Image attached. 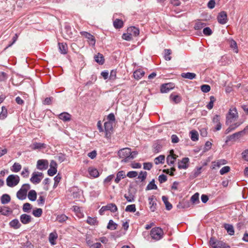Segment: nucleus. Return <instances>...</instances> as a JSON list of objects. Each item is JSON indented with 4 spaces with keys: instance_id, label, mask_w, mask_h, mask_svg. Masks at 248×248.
I'll use <instances>...</instances> for the list:
<instances>
[{
    "instance_id": "nucleus-1",
    "label": "nucleus",
    "mask_w": 248,
    "mask_h": 248,
    "mask_svg": "<svg viewBox=\"0 0 248 248\" xmlns=\"http://www.w3.org/2000/svg\"><path fill=\"white\" fill-rule=\"evenodd\" d=\"M238 118V114L235 107L230 108L226 114V124L232 123L236 121Z\"/></svg>"
},
{
    "instance_id": "nucleus-2",
    "label": "nucleus",
    "mask_w": 248,
    "mask_h": 248,
    "mask_svg": "<svg viewBox=\"0 0 248 248\" xmlns=\"http://www.w3.org/2000/svg\"><path fill=\"white\" fill-rule=\"evenodd\" d=\"M164 232L160 227H155L152 229L150 235L152 238L155 241L162 239L164 236Z\"/></svg>"
},
{
    "instance_id": "nucleus-3",
    "label": "nucleus",
    "mask_w": 248,
    "mask_h": 248,
    "mask_svg": "<svg viewBox=\"0 0 248 248\" xmlns=\"http://www.w3.org/2000/svg\"><path fill=\"white\" fill-rule=\"evenodd\" d=\"M29 184H23L20 189L16 193V197L20 200H24L27 197V192L30 189Z\"/></svg>"
},
{
    "instance_id": "nucleus-4",
    "label": "nucleus",
    "mask_w": 248,
    "mask_h": 248,
    "mask_svg": "<svg viewBox=\"0 0 248 248\" xmlns=\"http://www.w3.org/2000/svg\"><path fill=\"white\" fill-rule=\"evenodd\" d=\"M6 184L10 187L17 186L20 182V178L17 175L11 174L6 179Z\"/></svg>"
},
{
    "instance_id": "nucleus-5",
    "label": "nucleus",
    "mask_w": 248,
    "mask_h": 248,
    "mask_svg": "<svg viewBox=\"0 0 248 248\" xmlns=\"http://www.w3.org/2000/svg\"><path fill=\"white\" fill-rule=\"evenodd\" d=\"M100 132L105 134L107 138H109L113 131L112 125H97Z\"/></svg>"
},
{
    "instance_id": "nucleus-6",
    "label": "nucleus",
    "mask_w": 248,
    "mask_h": 248,
    "mask_svg": "<svg viewBox=\"0 0 248 248\" xmlns=\"http://www.w3.org/2000/svg\"><path fill=\"white\" fill-rule=\"evenodd\" d=\"M131 149L129 148H124L118 151V155L120 158H124V161L126 162L129 160Z\"/></svg>"
},
{
    "instance_id": "nucleus-7",
    "label": "nucleus",
    "mask_w": 248,
    "mask_h": 248,
    "mask_svg": "<svg viewBox=\"0 0 248 248\" xmlns=\"http://www.w3.org/2000/svg\"><path fill=\"white\" fill-rule=\"evenodd\" d=\"M209 243L213 248H226L227 245L222 241H218L212 237L210 238Z\"/></svg>"
},
{
    "instance_id": "nucleus-8",
    "label": "nucleus",
    "mask_w": 248,
    "mask_h": 248,
    "mask_svg": "<svg viewBox=\"0 0 248 248\" xmlns=\"http://www.w3.org/2000/svg\"><path fill=\"white\" fill-rule=\"evenodd\" d=\"M80 34L87 39V41L90 45L94 46L96 41L95 37L92 34L88 32L84 31H80Z\"/></svg>"
},
{
    "instance_id": "nucleus-9",
    "label": "nucleus",
    "mask_w": 248,
    "mask_h": 248,
    "mask_svg": "<svg viewBox=\"0 0 248 248\" xmlns=\"http://www.w3.org/2000/svg\"><path fill=\"white\" fill-rule=\"evenodd\" d=\"M43 178V173L40 172H34L32 174L30 181L32 183L37 184L41 182Z\"/></svg>"
},
{
    "instance_id": "nucleus-10",
    "label": "nucleus",
    "mask_w": 248,
    "mask_h": 248,
    "mask_svg": "<svg viewBox=\"0 0 248 248\" xmlns=\"http://www.w3.org/2000/svg\"><path fill=\"white\" fill-rule=\"evenodd\" d=\"M174 88V85L172 83L163 84L160 87V92L162 93H167Z\"/></svg>"
},
{
    "instance_id": "nucleus-11",
    "label": "nucleus",
    "mask_w": 248,
    "mask_h": 248,
    "mask_svg": "<svg viewBox=\"0 0 248 248\" xmlns=\"http://www.w3.org/2000/svg\"><path fill=\"white\" fill-rule=\"evenodd\" d=\"M218 22L221 24H225L227 21V15L225 11H222L218 14L217 17Z\"/></svg>"
},
{
    "instance_id": "nucleus-12",
    "label": "nucleus",
    "mask_w": 248,
    "mask_h": 248,
    "mask_svg": "<svg viewBox=\"0 0 248 248\" xmlns=\"http://www.w3.org/2000/svg\"><path fill=\"white\" fill-rule=\"evenodd\" d=\"M189 159L184 157L178 162V167L179 169H186L189 166Z\"/></svg>"
},
{
    "instance_id": "nucleus-13",
    "label": "nucleus",
    "mask_w": 248,
    "mask_h": 248,
    "mask_svg": "<svg viewBox=\"0 0 248 248\" xmlns=\"http://www.w3.org/2000/svg\"><path fill=\"white\" fill-rule=\"evenodd\" d=\"M48 161L44 159L38 160L37 162V168L39 170H43L47 169L48 167Z\"/></svg>"
},
{
    "instance_id": "nucleus-14",
    "label": "nucleus",
    "mask_w": 248,
    "mask_h": 248,
    "mask_svg": "<svg viewBox=\"0 0 248 248\" xmlns=\"http://www.w3.org/2000/svg\"><path fill=\"white\" fill-rule=\"evenodd\" d=\"M149 203L150 205V209L151 211L154 212L156 209V199L155 196L152 195L148 198Z\"/></svg>"
},
{
    "instance_id": "nucleus-15",
    "label": "nucleus",
    "mask_w": 248,
    "mask_h": 248,
    "mask_svg": "<svg viewBox=\"0 0 248 248\" xmlns=\"http://www.w3.org/2000/svg\"><path fill=\"white\" fill-rule=\"evenodd\" d=\"M72 192V196L74 198L79 199L83 195V191L82 190L78 189L77 187H73L71 189Z\"/></svg>"
},
{
    "instance_id": "nucleus-16",
    "label": "nucleus",
    "mask_w": 248,
    "mask_h": 248,
    "mask_svg": "<svg viewBox=\"0 0 248 248\" xmlns=\"http://www.w3.org/2000/svg\"><path fill=\"white\" fill-rule=\"evenodd\" d=\"M56 166V162L52 161L50 163V168L47 170V173L49 176H52L56 173L57 171Z\"/></svg>"
},
{
    "instance_id": "nucleus-17",
    "label": "nucleus",
    "mask_w": 248,
    "mask_h": 248,
    "mask_svg": "<svg viewBox=\"0 0 248 248\" xmlns=\"http://www.w3.org/2000/svg\"><path fill=\"white\" fill-rule=\"evenodd\" d=\"M32 217L30 215L24 214L20 216V220L24 224H27L31 221Z\"/></svg>"
},
{
    "instance_id": "nucleus-18",
    "label": "nucleus",
    "mask_w": 248,
    "mask_h": 248,
    "mask_svg": "<svg viewBox=\"0 0 248 248\" xmlns=\"http://www.w3.org/2000/svg\"><path fill=\"white\" fill-rule=\"evenodd\" d=\"M227 163V161L225 159H219L217 161H213L212 162V169H215L216 167L219 168L222 165L226 164Z\"/></svg>"
},
{
    "instance_id": "nucleus-19",
    "label": "nucleus",
    "mask_w": 248,
    "mask_h": 248,
    "mask_svg": "<svg viewBox=\"0 0 248 248\" xmlns=\"http://www.w3.org/2000/svg\"><path fill=\"white\" fill-rule=\"evenodd\" d=\"M30 147L31 150H37L46 148V144L42 143H39L34 142H33L30 146Z\"/></svg>"
},
{
    "instance_id": "nucleus-20",
    "label": "nucleus",
    "mask_w": 248,
    "mask_h": 248,
    "mask_svg": "<svg viewBox=\"0 0 248 248\" xmlns=\"http://www.w3.org/2000/svg\"><path fill=\"white\" fill-rule=\"evenodd\" d=\"M59 118L62 120L64 122H67L71 120V115L67 112H64L59 114Z\"/></svg>"
},
{
    "instance_id": "nucleus-21",
    "label": "nucleus",
    "mask_w": 248,
    "mask_h": 248,
    "mask_svg": "<svg viewBox=\"0 0 248 248\" xmlns=\"http://www.w3.org/2000/svg\"><path fill=\"white\" fill-rule=\"evenodd\" d=\"M128 32H129L132 36H137L139 35L140 30L138 28L131 26L129 27L127 30Z\"/></svg>"
},
{
    "instance_id": "nucleus-22",
    "label": "nucleus",
    "mask_w": 248,
    "mask_h": 248,
    "mask_svg": "<svg viewBox=\"0 0 248 248\" xmlns=\"http://www.w3.org/2000/svg\"><path fill=\"white\" fill-rule=\"evenodd\" d=\"M9 226L14 229H18L20 228L21 225L17 219H14L9 222Z\"/></svg>"
},
{
    "instance_id": "nucleus-23",
    "label": "nucleus",
    "mask_w": 248,
    "mask_h": 248,
    "mask_svg": "<svg viewBox=\"0 0 248 248\" xmlns=\"http://www.w3.org/2000/svg\"><path fill=\"white\" fill-rule=\"evenodd\" d=\"M125 172L123 170L118 171L116 174V178L115 179V182L118 184L120 181L126 177Z\"/></svg>"
},
{
    "instance_id": "nucleus-24",
    "label": "nucleus",
    "mask_w": 248,
    "mask_h": 248,
    "mask_svg": "<svg viewBox=\"0 0 248 248\" xmlns=\"http://www.w3.org/2000/svg\"><path fill=\"white\" fill-rule=\"evenodd\" d=\"M12 211L8 206H0V213L3 216H7L10 213H11Z\"/></svg>"
},
{
    "instance_id": "nucleus-25",
    "label": "nucleus",
    "mask_w": 248,
    "mask_h": 248,
    "mask_svg": "<svg viewBox=\"0 0 248 248\" xmlns=\"http://www.w3.org/2000/svg\"><path fill=\"white\" fill-rule=\"evenodd\" d=\"M58 238V234L56 232H51L48 237L49 242L51 245L56 244L55 241Z\"/></svg>"
},
{
    "instance_id": "nucleus-26",
    "label": "nucleus",
    "mask_w": 248,
    "mask_h": 248,
    "mask_svg": "<svg viewBox=\"0 0 248 248\" xmlns=\"http://www.w3.org/2000/svg\"><path fill=\"white\" fill-rule=\"evenodd\" d=\"M59 48L62 54H65L67 53L68 47L66 43H59Z\"/></svg>"
},
{
    "instance_id": "nucleus-27",
    "label": "nucleus",
    "mask_w": 248,
    "mask_h": 248,
    "mask_svg": "<svg viewBox=\"0 0 248 248\" xmlns=\"http://www.w3.org/2000/svg\"><path fill=\"white\" fill-rule=\"evenodd\" d=\"M88 172L89 174L93 178H96L99 176L98 170L94 168L90 167L88 169Z\"/></svg>"
},
{
    "instance_id": "nucleus-28",
    "label": "nucleus",
    "mask_w": 248,
    "mask_h": 248,
    "mask_svg": "<svg viewBox=\"0 0 248 248\" xmlns=\"http://www.w3.org/2000/svg\"><path fill=\"white\" fill-rule=\"evenodd\" d=\"M145 74V72L141 69H138L136 70L134 73L133 76L135 79H140Z\"/></svg>"
},
{
    "instance_id": "nucleus-29",
    "label": "nucleus",
    "mask_w": 248,
    "mask_h": 248,
    "mask_svg": "<svg viewBox=\"0 0 248 248\" xmlns=\"http://www.w3.org/2000/svg\"><path fill=\"white\" fill-rule=\"evenodd\" d=\"M181 77L183 78L192 80L196 78V75L194 73H183L181 74Z\"/></svg>"
},
{
    "instance_id": "nucleus-30",
    "label": "nucleus",
    "mask_w": 248,
    "mask_h": 248,
    "mask_svg": "<svg viewBox=\"0 0 248 248\" xmlns=\"http://www.w3.org/2000/svg\"><path fill=\"white\" fill-rule=\"evenodd\" d=\"M86 222L92 226H95L98 224V221L96 217H88Z\"/></svg>"
},
{
    "instance_id": "nucleus-31",
    "label": "nucleus",
    "mask_w": 248,
    "mask_h": 248,
    "mask_svg": "<svg viewBox=\"0 0 248 248\" xmlns=\"http://www.w3.org/2000/svg\"><path fill=\"white\" fill-rule=\"evenodd\" d=\"M224 227L227 231V232L231 235H232L234 233L233 227L232 225L225 223L224 224Z\"/></svg>"
},
{
    "instance_id": "nucleus-32",
    "label": "nucleus",
    "mask_w": 248,
    "mask_h": 248,
    "mask_svg": "<svg viewBox=\"0 0 248 248\" xmlns=\"http://www.w3.org/2000/svg\"><path fill=\"white\" fill-rule=\"evenodd\" d=\"M191 140L193 141H198L199 140V133L195 130H192L189 132Z\"/></svg>"
},
{
    "instance_id": "nucleus-33",
    "label": "nucleus",
    "mask_w": 248,
    "mask_h": 248,
    "mask_svg": "<svg viewBox=\"0 0 248 248\" xmlns=\"http://www.w3.org/2000/svg\"><path fill=\"white\" fill-rule=\"evenodd\" d=\"M1 202L3 204L9 203L11 201L10 196L7 194H4L0 197Z\"/></svg>"
},
{
    "instance_id": "nucleus-34",
    "label": "nucleus",
    "mask_w": 248,
    "mask_h": 248,
    "mask_svg": "<svg viewBox=\"0 0 248 248\" xmlns=\"http://www.w3.org/2000/svg\"><path fill=\"white\" fill-rule=\"evenodd\" d=\"M29 199L31 201H35L37 198V193L34 190H30L28 194Z\"/></svg>"
},
{
    "instance_id": "nucleus-35",
    "label": "nucleus",
    "mask_w": 248,
    "mask_h": 248,
    "mask_svg": "<svg viewBox=\"0 0 248 248\" xmlns=\"http://www.w3.org/2000/svg\"><path fill=\"white\" fill-rule=\"evenodd\" d=\"M107 210L110 211L111 212L115 213L117 211L118 208L115 204L110 203L106 205Z\"/></svg>"
},
{
    "instance_id": "nucleus-36",
    "label": "nucleus",
    "mask_w": 248,
    "mask_h": 248,
    "mask_svg": "<svg viewBox=\"0 0 248 248\" xmlns=\"http://www.w3.org/2000/svg\"><path fill=\"white\" fill-rule=\"evenodd\" d=\"M178 156H172L171 155H168L167 157V162L169 166H171L174 164Z\"/></svg>"
},
{
    "instance_id": "nucleus-37",
    "label": "nucleus",
    "mask_w": 248,
    "mask_h": 248,
    "mask_svg": "<svg viewBox=\"0 0 248 248\" xmlns=\"http://www.w3.org/2000/svg\"><path fill=\"white\" fill-rule=\"evenodd\" d=\"M94 59L95 62L100 64H103L104 62V57L102 54L99 53L95 56Z\"/></svg>"
},
{
    "instance_id": "nucleus-38",
    "label": "nucleus",
    "mask_w": 248,
    "mask_h": 248,
    "mask_svg": "<svg viewBox=\"0 0 248 248\" xmlns=\"http://www.w3.org/2000/svg\"><path fill=\"white\" fill-rule=\"evenodd\" d=\"M123 21L119 19H116L113 21V26L116 29H120L123 27Z\"/></svg>"
},
{
    "instance_id": "nucleus-39",
    "label": "nucleus",
    "mask_w": 248,
    "mask_h": 248,
    "mask_svg": "<svg viewBox=\"0 0 248 248\" xmlns=\"http://www.w3.org/2000/svg\"><path fill=\"white\" fill-rule=\"evenodd\" d=\"M22 168L21 165L18 163H15L11 168L12 171L17 172L19 171Z\"/></svg>"
},
{
    "instance_id": "nucleus-40",
    "label": "nucleus",
    "mask_w": 248,
    "mask_h": 248,
    "mask_svg": "<svg viewBox=\"0 0 248 248\" xmlns=\"http://www.w3.org/2000/svg\"><path fill=\"white\" fill-rule=\"evenodd\" d=\"M170 98L176 104L179 103L182 100L181 97L179 95H174L173 94H170Z\"/></svg>"
},
{
    "instance_id": "nucleus-41",
    "label": "nucleus",
    "mask_w": 248,
    "mask_h": 248,
    "mask_svg": "<svg viewBox=\"0 0 248 248\" xmlns=\"http://www.w3.org/2000/svg\"><path fill=\"white\" fill-rule=\"evenodd\" d=\"M205 26L206 24L204 22H203L201 20H199L195 24L194 29L196 30H200Z\"/></svg>"
},
{
    "instance_id": "nucleus-42",
    "label": "nucleus",
    "mask_w": 248,
    "mask_h": 248,
    "mask_svg": "<svg viewBox=\"0 0 248 248\" xmlns=\"http://www.w3.org/2000/svg\"><path fill=\"white\" fill-rule=\"evenodd\" d=\"M124 197L128 202H133L135 200L134 195L131 192H128V193L125 194Z\"/></svg>"
},
{
    "instance_id": "nucleus-43",
    "label": "nucleus",
    "mask_w": 248,
    "mask_h": 248,
    "mask_svg": "<svg viewBox=\"0 0 248 248\" xmlns=\"http://www.w3.org/2000/svg\"><path fill=\"white\" fill-rule=\"evenodd\" d=\"M157 186L155 183V180L153 179L147 185L146 190H149L152 189H157Z\"/></svg>"
},
{
    "instance_id": "nucleus-44",
    "label": "nucleus",
    "mask_w": 248,
    "mask_h": 248,
    "mask_svg": "<svg viewBox=\"0 0 248 248\" xmlns=\"http://www.w3.org/2000/svg\"><path fill=\"white\" fill-rule=\"evenodd\" d=\"M165 161V156L164 155H160L155 159V163L157 165L159 164H163Z\"/></svg>"
},
{
    "instance_id": "nucleus-45",
    "label": "nucleus",
    "mask_w": 248,
    "mask_h": 248,
    "mask_svg": "<svg viewBox=\"0 0 248 248\" xmlns=\"http://www.w3.org/2000/svg\"><path fill=\"white\" fill-rule=\"evenodd\" d=\"M107 119L108 121L104 122V124H108V123H114L115 121V116L113 113H111L108 115Z\"/></svg>"
},
{
    "instance_id": "nucleus-46",
    "label": "nucleus",
    "mask_w": 248,
    "mask_h": 248,
    "mask_svg": "<svg viewBox=\"0 0 248 248\" xmlns=\"http://www.w3.org/2000/svg\"><path fill=\"white\" fill-rule=\"evenodd\" d=\"M7 116V109L5 107L3 106L1 108V111L0 113V119H4Z\"/></svg>"
},
{
    "instance_id": "nucleus-47",
    "label": "nucleus",
    "mask_w": 248,
    "mask_h": 248,
    "mask_svg": "<svg viewBox=\"0 0 248 248\" xmlns=\"http://www.w3.org/2000/svg\"><path fill=\"white\" fill-rule=\"evenodd\" d=\"M117 227V224L113 222L112 220H110L107 226V228L111 230H114L116 229Z\"/></svg>"
},
{
    "instance_id": "nucleus-48",
    "label": "nucleus",
    "mask_w": 248,
    "mask_h": 248,
    "mask_svg": "<svg viewBox=\"0 0 248 248\" xmlns=\"http://www.w3.org/2000/svg\"><path fill=\"white\" fill-rule=\"evenodd\" d=\"M43 213V210L41 208H37L32 211V215L35 217H40Z\"/></svg>"
},
{
    "instance_id": "nucleus-49",
    "label": "nucleus",
    "mask_w": 248,
    "mask_h": 248,
    "mask_svg": "<svg viewBox=\"0 0 248 248\" xmlns=\"http://www.w3.org/2000/svg\"><path fill=\"white\" fill-rule=\"evenodd\" d=\"M171 53V51L170 49H165L164 50V58L166 61H170L171 60V57L170 55Z\"/></svg>"
},
{
    "instance_id": "nucleus-50",
    "label": "nucleus",
    "mask_w": 248,
    "mask_h": 248,
    "mask_svg": "<svg viewBox=\"0 0 248 248\" xmlns=\"http://www.w3.org/2000/svg\"><path fill=\"white\" fill-rule=\"evenodd\" d=\"M136 205L134 204L127 205L125 209V211L126 212H132V213L135 212L136 211Z\"/></svg>"
},
{
    "instance_id": "nucleus-51",
    "label": "nucleus",
    "mask_w": 248,
    "mask_h": 248,
    "mask_svg": "<svg viewBox=\"0 0 248 248\" xmlns=\"http://www.w3.org/2000/svg\"><path fill=\"white\" fill-rule=\"evenodd\" d=\"M114 175L111 174L108 176L107 178L105 179L104 180L103 183L105 186H108L110 185V183L112 181V180L114 178Z\"/></svg>"
},
{
    "instance_id": "nucleus-52",
    "label": "nucleus",
    "mask_w": 248,
    "mask_h": 248,
    "mask_svg": "<svg viewBox=\"0 0 248 248\" xmlns=\"http://www.w3.org/2000/svg\"><path fill=\"white\" fill-rule=\"evenodd\" d=\"M31 208H32L31 205L28 202H26L23 204L22 209L24 212L28 213V212H30V211L31 209Z\"/></svg>"
},
{
    "instance_id": "nucleus-53",
    "label": "nucleus",
    "mask_w": 248,
    "mask_h": 248,
    "mask_svg": "<svg viewBox=\"0 0 248 248\" xmlns=\"http://www.w3.org/2000/svg\"><path fill=\"white\" fill-rule=\"evenodd\" d=\"M62 179L61 175L58 173L54 178V184L53 185V188H55L58 185L59 183Z\"/></svg>"
},
{
    "instance_id": "nucleus-54",
    "label": "nucleus",
    "mask_w": 248,
    "mask_h": 248,
    "mask_svg": "<svg viewBox=\"0 0 248 248\" xmlns=\"http://www.w3.org/2000/svg\"><path fill=\"white\" fill-rule=\"evenodd\" d=\"M68 219V217L64 215V214H61L60 215H58L57 217V220L61 223L64 222Z\"/></svg>"
},
{
    "instance_id": "nucleus-55",
    "label": "nucleus",
    "mask_w": 248,
    "mask_h": 248,
    "mask_svg": "<svg viewBox=\"0 0 248 248\" xmlns=\"http://www.w3.org/2000/svg\"><path fill=\"white\" fill-rule=\"evenodd\" d=\"M191 201L193 203L199 202V194L198 193H195L191 198Z\"/></svg>"
},
{
    "instance_id": "nucleus-56",
    "label": "nucleus",
    "mask_w": 248,
    "mask_h": 248,
    "mask_svg": "<svg viewBox=\"0 0 248 248\" xmlns=\"http://www.w3.org/2000/svg\"><path fill=\"white\" fill-rule=\"evenodd\" d=\"M230 47L232 48L234 51L236 53H237L238 51L237 45L236 42L233 40H231L230 41Z\"/></svg>"
},
{
    "instance_id": "nucleus-57",
    "label": "nucleus",
    "mask_w": 248,
    "mask_h": 248,
    "mask_svg": "<svg viewBox=\"0 0 248 248\" xmlns=\"http://www.w3.org/2000/svg\"><path fill=\"white\" fill-rule=\"evenodd\" d=\"M201 89L203 93H208L210 91L211 87L209 85L203 84L201 86Z\"/></svg>"
},
{
    "instance_id": "nucleus-58",
    "label": "nucleus",
    "mask_w": 248,
    "mask_h": 248,
    "mask_svg": "<svg viewBox=\"0 0 248 248\" xmlns=\"http://www.w3.org/2000/svg\"><path fill=\"white\" fill-rule=\"evenodd\" d=\"M147 173L146 171H141L138 175V179H140L141 181H143L146 178Z\"/></svg>"
},
{
    "instance_id": "nucleus-59",
    "label": "nucleus",
    "mask_w": 248,
    "mask_h": 248,
    "mask_svg": "<svg viewBox=\"0 0 248 248\" xmlns=\"http://www.w3.org/2000/svg\"><path fill=\"white\" fill-rule=\"evenodd\" d=\"M122 38L126 41H130L132 39V35L129 32H127L123 34Z\"/></svg>"
},
{
    "instance_id": "nucleus-60",
    "label": "nucleus",
    "mask_w": 248,
    "mask_h": 248,
    "mask_svg": "<svg viewBox=\"0 0 248 248\" xmlns=\"http://www.w3.org/2000/svg\"><path fill=\"white\" fill-rule=\"evenodd\" d=\"M230 170V167L229 166H224L219 171L220 174L221 175H223L227 172H228Z\"/></svg>"
},
{
    "instance_id": "nucleus-61",
    "label": "nucleus",
    "mask_w": 248,
    "mask_h": 248,
    "mask_svg": "<svg viewBox=\"0 0 248 248\" xmlns=\"http://www.w3.org/2000/svg\"><path fill=\"white\" fill-rule=\"evenodd\" d=\"M29 170L28 168H24L23 170L21 173V175L24 178H28L29 176Z\"/></svg>"
},
{
    "instance_id": "nucleus-62",
    "label": "nucleus",
    "mask_w": 248,
    "mask_h": 248,
    "mask_svg": "<svg viewBox=\"0 0 248 248\" xmlns=\"http://www.w3.org/2000/svg\"><path fill=\"white\" fill-rule=\"evenodd\" d=\"M203 33L205 35L209 36L212 34V31L209 27H205L203 30Z\"/></svg>"
},
{
    "instance_id": "nucleus-63",
    "label": "nucleus",
    "mask_w": 248,
    "mask_h": 248,
    "mask_svg": "<svg viewBox=\"0 0 248 248\" xmlns=\"http://www.w3.org/2000/svg\"><path fill=\"white\" fill-rule=\"evenodd\" d=\"M138 172L136 171H129L127 174L126 176L130 178H133L137 177L138 176Z\"/></svg>"
},
{
    "instance_id": "nucleus-64",
    "label": "nucleus",
    "mask_w": 248,
    "mask_h": 248,
    "mask_svg": "<svg viewBox=\"0 0 248 248\" xmlns=\"http://www.w3.org/2000/svg\"><path fill=\"white\" fill-rule=\"evenodd\" d=\"M45 197L43 196H40L37 200V203L39 205H44L45 202Z\"/></svg>"
}]
</instances>
